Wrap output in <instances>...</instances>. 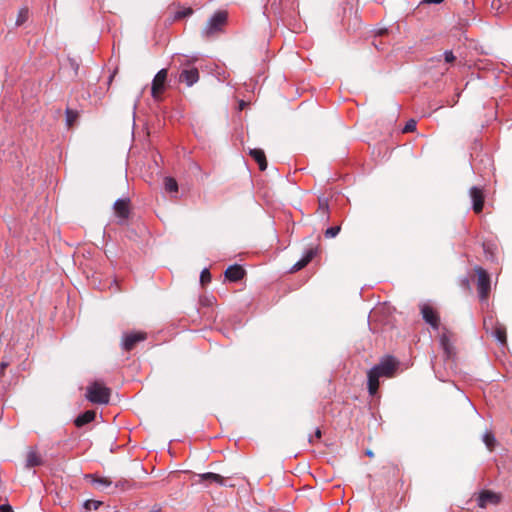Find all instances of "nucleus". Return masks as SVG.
Masks as SVG:
<instances>
[{
  "mask_svg": "<svg viewBox=\"0 0 512 512\" xmlns=\"http://www.w3.org/2000/svg\"><path fill=\"white\" fill-rule=\"evenodd\" d=\"M454 334L447 328H443L440 335V345L444 351L446 359H454L456 357V348L454 346Z\"/></svg>",
  "mask_w": 512,
  "mask_h": 512,
  "instance_id": "obj_5",
  "label": "nucleus"
},
{
  "mask_svg": "<svg viewBox=\"0 0 512 512\" xmlns=\"http://www.w3.org/2000/svg\"><path fill=\"white\" fill-rule=\"evenodd\" d=\"M493 336L502 344L507 343L506 327L501 323H496L493 329Z\"/></svg>",
  "mask_w": 512,
  "mask_h": 512,
  "instance_id": "obj_19",
  "label": "nucleus"
},
{
  "mask_svg": "<svg viewBox=\"0 0 512 512\" xmlns=\"http://www.w3.org/2000/svg\"><path fill=\"white\" fill-rule=\"evenodd\" d=\"M245 275V270L240 265L229 266L225 270V277L231 282H237L241 280Z\"/></svg>",
  "mask_w": 512,
  "mask_h": 512,
  "instance_id": "obj_13",
  "label": "nucleus"
},
{
  "mask_svg": "<svg viewBox=\"0 0 512 512\" xmlns=\"http://www.w3.org/2000/svg\"><path fill=\"white\" fill-rule=\"evenodd\" d=\"M341 230V227L340 226H333V227H330L328 228L326 231H325V237L326 238H334L336 237L339 232Z\"/></svg>",
  "mask_w": 512,
  "mask_h": 512,
  "instance_id": "obj_28",
  "label": "nucleus"
},
{
  "mask_svg": "<svg viewBox=\"0 0 512 512\" xmlns=\"http://www.w3.org/2000/svg\"><path fill=\"white\" fill-rule=\"evenodd\" d=\"M445 62L447 63H453L456 60V57L454 56L452 51H446L444 53Z\"/></svg>",
  "mask_w": 512,
  "mask_h": 512,
  "instance_id": "obj_31",
  "label": "nucleus"
},
{
  "mask_svg": "<svg viewBox=\"0 0 512 512\" xmlns=\"http://www.w3.org/2000/svg\"><path fill=\"white\" fill-rule=\"evenodd\" d=\"M228 14L226 11L216 12L202 29V35L206 38L213 37L223 31L227 23Z\"/></svg>",
  "mask_w": 512,
  "mask_h": 512,
  "instance_id": "obj_2",
  "label": "nucleus"
},
{
  "mask_svg": "<svg viewBox=\"0 0 512 512\" xmlns=\"http://www.w3.org/2000/svg\"><path fill=\"white\" fill-rule=\"evenodd\" d=\"M147 339V333L144 331L126 332L122 335L121 347L123 350L130 352L136 345Z\"/></svg>",
  "mask_w": 512,
  "mask_h": 512,
  "instance_id": "obj_4",
  "label": "nucleus"
},
{
  "mask_svg": "<svg viewBox=\"0 0 512 512\" xmlns=\"http://www.w3.org/2000/svg\"><path fill=\"white\" fill-rule=\"evenodd\" d=\"M86 398L94 404H108L111 389L100 381H94L87 387Z\"/></svg>",
  "mask_w": 512,
  "mask_h": 512,
  "instance_id": "obj_1",
  "label": "nucleus"
},
{
  "mask_svg": "<svg viewBox=\"0 0 512 512\" xmlns=\"http://www.w3.org/2000/svg\"><path fill=\"white\" fill-rule=\"evenodd\" d=\"M249 155L255 160L258 164L259 169L264 171L267 168V159L265 153L262 149L254 148L249 151Z\"/></svg>",
  "mask_w": 512,
  "mask_h": 512,
  "instance_id": "obj_15",
  "label": "nucleus"
},
{
  "mask_svg": "<svg viewBox=\"0 0 512 512\" xmlns=\"http://www.w3.org/2000/svg\"><path fill=\"white\" fill-rule=\"evenodd\" d=\"M315 254H316V250H314V249L308 250L306 252V254L303 256V258L300 259L298 262H296L292 266L290 272H292V273L297 272V271L303 269L304 267H306L308 265V263L314 258Z\"/></svg>",
  "mask_w": 512,
  "mask_h": 512,
  "instance_id": "obj_16",
  "label": "nucleus"
},
{
  "mask_svg": "<svg viewBox=\"0 0 512 512\" xmlns=\"http://www.w3.org/2000/svg\"><path fill=\"white\" fill-rule=\"evenodd\" d=\"M199 478H200L201 482L208 481L210 483L214 482L219 485H225V479L220 474L207 472V473L199 474Z\"/></svg>",
  "mask_w": 512,
  "mask_h": 512,
  "instance_id": "obj_18",
  "label": "nucleus"
},
{
  "mask_svg": "<svg viewBox=\"0 0 512 512\" xmlns=\"http://www.w3.org/2000/svg\"><path fill=\"white\" fill-rule=\"evenodd\" d=\"M65 115H66V125L68 128H71L74 125V123L77 121L79 114L76 110L67 108L65 111Z\"/></svg>",
  "mask_w": 512,
  "mask_h": 512,
  "instance_id": "obj_23",
  "label": "nucleus"
},
{
  "mask_svg": "<svg viewBox=\"0 0 512 512\" xmlns=\"http://www.w3.org/2000/svg\"><path fill=\"white\" fill-rule=\"evenodd\" d=\"M421 315L424 321L429 324L433 329H438L440 326V317L438 312L429 304H423L420 308Z\"/></svg>",
  "mask_w": 512,
  "mask_h": 512,
  "instance_id": "obj_8",
  "label": "nucleus"
},
{
  "mask_svg": "<svg viewBox=\"0 0 512 512\" xmlns=\"http://www.w3.org/2000/svg\"><path fill=\"white\" fill-rule=\"evenodd\" d=\"M470 197L473 202V211L479 214L483 210L485 196L483 190L478 187H472L470 189Z\"/></svg>",
  "mask_w": 512,
  "mask_h": 512,
  "instance_id": "obj_11",
  "label": "nucleus"
},
{
  "mask_svg": "<svg viewBox=\"0 0 512 512\" xmlns=\"http://www.w3.org/2000/svg\"><path fill=\"white\" fill-rule=\"evenodd\" d=\"M368 391L370 395H375L379 389V378L380 375L376 372V369L371 368L368 371Z\"/></svg>",
  "mask_w": 512,
  "mask_h": 512,
  "instance_id": "obj_14",
  "label": "nucleus"
},
{
  "mask_svg": "<svg viewBox=\"0 0 512 512\" xmlns=\"http://www.w3.org/2000/svg\"><path fill=\"white\" fill-rule=\"evenodd\" d=\"M477 273V289L481 300H486L490 293V277L486 270L481 267H476Z\"/></svg>",
  "mask_w": 512,
  "mask_h": 512,
  "instance_id": "obj_6",
  "label": "nucleus"
},
{
  "mask_svg": "<svg viewBox=\"0 0 512 512\" xmlns=\"http://www.w3.org/2000/svg\"><path fill=\"white\" fill-rule=\"evenodd\" d=\"M42 464L41 456L34 450H31L27 454L26 466L35 467Z\"/></svg>",
  "mask_w": 512,
  "mask_h": 512,
  "instance_id": "obj_21",
  "label": "nucleus"
},
{
  "mask_svg": "<svg viewBox=\"0 0 512 512\" xmlns=\"http://www.w3.org/2000/svg\"><path fill=\"white\" fill-rule=\"evenodd\" d=\"M192 13H193V9L192 8H185L183 10L178 11L176 13V15H175V18L176 19H181V18L190 16Z\"/></svg>",
  "mask_w": 512,
  "mask_h": 512,
  "instance_id": "obj_30",
  "label": "nucleus"
},
{
  "mask_svg": "<svg viewBox=\"0 0 512 512\" xmlns=\"http://www.w3.org/2000/svg\"><path fill=\"white\" fill-rule=\"evenodd\" d=\"M96 417V412L94 410H87L83 414L79 415L74 423L77 427H82L90 422H92Z\"/></svg>",
  "mask_w": 512,
  "mask_h": 512,
  "instance_id": "obj_17",
  "label": "nucleus"
},
{
  "mask_svg": "<svg viewBox=\"0 0 512 512\" xmlns=\"http://www.w3.org/2000/svg\"><path fill=\"white\" fill-rule=\"evenodd\" d=\"M246 105H247V104H246V102L241 101V102L239 103V108H240V110L244 109V107H245Z\"/></svg>",
  "mask_w": 512,
  "mask_h": 512,
  "instance_id": "obj_38",
  "label": "nucleus"
},
{
  "mask_svg": "<svg viewBox=\"0 0 512 512\" xmlns=\"http://www.w3.org/2000/svg\"><path fill=\"white\" fill-rule=\"evenodd\" d=\"M483 442L490 451H492L496 445V439L491 432H487L484 434Z\"/></svg>",
  "mask_w": 512,
  "mask_h": 512,
  "instance_id": "obj_25",
  "label": "nucleus"
},
{
  "mask_svg": "<svg viewBox=\"0 0 512 512\" xmlns=\"http://www.w3.org/2000/svg\"><path fill=\"white\" fill-rule=\"evenodd\" d=\"M365 454H366L368 457H370V458H373V457H374V453H373V451H372V450H369V449H368V450H366Z\"/></svg>",
  "mask_w": 512,
  "mask_h": 512,
  "instance_id": "obj_37",
  "label": "nucleus"
},
{
  "mask_svg": "<svg viewBox=\"0 0 512 512\" xmlns=\"http://www.w3.org/2000/svg\"><path fill=\"white\" fill-rule=\"evenodd\" d=\"M0 512H14L12 507L8 504H4L0 506Z\"/></svg>",
  "mask_w": 512,
  "mask_h": 512,
  "instance_id": "obj_33",
  "label": "nucleus"
},
{
  "mask_svg": "<svg viewBox=\"0 0 512 512\" xmlns=\"http://www.w3.org/2000/svg\"><path fill=\"white\" fill-rule=\"evenodd\" d=\"M29 16H30V12H29L28 7H22L18 12L16 21H15V25L22 26L24 23L27 22V20L29 19Z\"/></svg>",
  "mask_w": 512,
  "mask_h": 512,
  "instance_id": "obj_22",
  "label": "nucleus"
},
{
  "mask_svg": "<svg viewBox=\"0 0 512 512\" xmlns=\"http://www.w3.org/2000/svg\"><path fill=\"white\" fill-rule=\"evenodd\" d=\"M321 436H322V432H321V430L319 428H317L316 431H315V437L320 439Z\"/></svg>",
  "mask_w": 512,
  "mask_h": 512,
  "instance_id": "obj_36",
  "label": "nucleus"
},
{
  "mask_svg": "<svg viewBox=\"0 0 512 512\" xmlns=\"http://www.w3.org/2000/svg\"><path fill=\"white\" fill-rule=\"evenodd\" d=\"M88 477L92 478L94 483L100 484L104 487H109L112 484V481L107 477H96L93 475H88Z\"/></svg>",
  "mask_w": 512,
  "mask_h": 512,
  "instance_id": "obj_26",
  "label": "nucleus"
},
{
  "mask_svg": "<svg viewBox=\"0 0 512 512\" xmlns=\"http://www.w3.org/2000/svg\"><path fill=\"white\" fill-rule=\"evenodd\" d=\"M416 125H417L416 121L414 119H410L405 124L404 128L402 129V132L403 133L414 132L416 130Z\"/></svg>",
  "mask_w": 512,
  "mask_h": 512,
  "instance_id": "obj_29",
  "label": "nucleus"
},
{
  "mask_svg": "<svg viewBox=\"0 0 512 512\" xmlns=\"http://www.w3.org/2000/svg\"><path fill=\"white\" fill-rule=\"evenodd\" d=\"M444 0H422L423 4H440Z\"/></svg>",
  "mask_w": 512,
  "mask_h": 512,
  "instance_id": "obj_34",
  "label": "nucleus"
},
{
  "mask_svg": "<svg viewBox=\"0 0 512 512\" xmlns=\"http://www.w3.org/2000/svg\"><path fill=\"white\" fill-rule=\"evenodd\" d=\"M199 80V71L195 67L186 66L182 69L179 75V81L186 83L187 86H192Z\"/></svg>",
  "mask_w": 512,
  "mask_h": 512,
  "instance_id": "obj_10",
  "label": "nucleus"
},
{
  "mask_svg": "<svg viewBox=\"0 0 512 512\" xmlns=\"http://www.w3.org/2000/svg\"><path fill=\"white\" fill-rule=\"evenodd\" d=\"M7 366H8V363H7V362L2 361V362L0 363V372H1L2 374L4 373V371H5V369L7 368Z\"/></svg>",
  "mask_w": 512,
  "mask_h": 512,
  "instance_id": "obj_35",
  "label": "nucleus"
},
{
  "mask_svg": "<svg viewBox=\"0 0 512 512\" xmlns=\"http://www.w3.org/2000/svg\"><path fill=\"white\" fill-rule=\"evenodd\" d=\"M317 214L323 219H329V205L328 200L326 198L320 197L318 199Z\"/></svg>",
  "mask_w": 512,
  "mask_h": 512,
  "instance_id": "obj_20",
  "label": "nucleus"
},
{
  "mask_svg": "<svg viewBox=\"0 0 512 512\" xmlns=\"http://www.w3.org/2000/svg\"><path fill=\"white\" fill-rule=\"evenodd\" d=\"M211 281V273L209 272L208 269H203L201 274H200V283L202 286H205L207 285L208 283H210Z\"/></svg>",
  "mask_w": 512,
  "mask_h": 512,
  "instance_id": "obj_27",
  "label": "nucleus"
},
{
  "mask_svg": "<svg viewBox=\"0 0 512 512\" xmlns=\"http://www.w3.org/2000/svg\"><path fill=\"white\" fill-rule=\"evenodd\" d=\"M115 214L121 219H127L130 214V201L129 199H118L114 203Z\"/></svg>",
  "mask_w": 512,
  "mask_h": 512,
  "instance_id": "obj_12",
  "label": "nucleus"
},
{
  "mask_svg": "<svg viewBox=\"0 0 512 512\" xmlns=\"http://www.w3.org/2000/svg\"><path fill=\"white\" fill-rule=\"evenodd\" d=\"M165 189L168 192H177L178 184L177 181L172 177H166L164 180Z\"/></svg>",
  "mask_w": 512,
  "mask_h": 512,
  "instance_id": "obj_24",
  "label": "nucleus"
},
{
  "mask_svg": "<svg viewBox=\"0 0 512 512\" xmlns=\"http://www.w3.org/2000/svg\"><path fill=\"white\" fill-rule=\"evenodd\" d=\"M399 362L392 356H385L373 367L380 377H393L398 369Z\"/></svg>",
  "mask_w": 512,
  "mask_h": 512,
  "instance_id": "obj_3",
  "label": "nucleus"
},
{
  "mask_svg": "<svg viewBox=\"0 0 512 512\" xmlns=\"http://www.w3.org/2000/svg\"><path fill=\"white\" fill-rule=\"evenodd\" d=\"M100 504H101V503H100L99 501L89 500V501H87V502L85 503V507H86L87 509H91V508H93V509H97V508H98V506H99Z\"/></svg>",
  "mask_w": 512,
  "mask_h": 512,
  "instance_id": "obj_32",
  "label": "nucleus"
},
{
  "mask_svg": "<svg viewBox=\"0 0 512 512\" xmlns=\"http://www.w3.org/2000/svg\"><path fill=\"white\" fill-rule=\"evenodd\" d=\"M309 442L313 443V437L312 436L309 437Z\"/></svg>",
  "mask_w": 512,
  "mask_h": 512,
  "instance_id": "obj_39",
  "label": "nucleus"
},
{
  "mask_svg": "<svg viewBox=\"0 0 512 512\" xmlns=\"http://www.w3.org/2000/svg\"><path fill=\"white\" fill-rule=\"evenodd\" d=\"M478 506L485 508L488 504L497 505L501 502L502 496L491 490H483L478 496Z\"/></svg>",
  "mask_w": 512,
  "mask_h": 512,
  "instance_id": "obj_9",
  "label": "nucleus"
},
{
  "mask_svg": "<svg viewBox=\"0 0 512 512\" xmlns=\"http://www.w3.org/2000/svg\"><path fill=\"white\" fill-rule=\"evenodd\" d=\"M168 76L167 69H161L155 75L152 81L151 94L154 99H158L165 90V84Z\"/></svg>",
  "mask_w": 512,
  "mask_h": 512,
  "instance_id": "obj_7",
  "label": "nucleus"
}]
</instances>
